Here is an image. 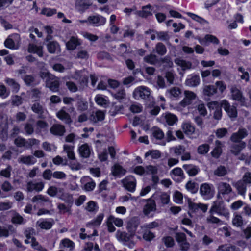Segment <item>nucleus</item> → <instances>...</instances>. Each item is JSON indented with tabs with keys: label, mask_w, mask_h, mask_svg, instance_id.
Listing matches in <instances>:
<instances>
[{
	"label": "nucleus",
	"mask_w": 251,
	"mask_h": 251,
	"mask_svg": "<svg viewBox=\"0 0 251 251\" xmlns=\"http://www.w3.org/2000/svg\"><path fill=\"white\" fill-rule=\"evenodd\" d=\"M105 114L104 112L101 110H98L95 113H93L90 117V120L93 123H96L99 121H101L104 120Z\"/></svg>",
	"instance_id": "33"
},
{
	"label": "nucleus",
	"mask_w": 251,
	"mask_h": 251,
	"mask_svg": "<svg viewBox=\"0 0 251 251\" xmlns=\"http://www.w3.org/2000/svg\"><path fill=\"white\" fill-rule=\"evenodd\" d=\"M185 98L179 102V105L182 107H185L191 104L192 100L196 98V94L189 91H184Z\"/></svg>",
	"instance_id": "14"
},
{
	"label": "nucleus",
	"mask_w": 251,
	"mask_h": 251,
	"mask_svg": "<svg viewBox=\"0 0 251 251\" xmlns=\"http://www.w3.org/2000/svg\"><path fill=\"white\" fill-rule=\"evenodd\" d=\"M157 38L162 41H168L170 39V36L167 32L160 31L155 32Z\"/></svg>",
	"instance_id": "56"
},
{
	"label": "nucleus",
	"mask_w": 251,
	"mask_h": 251,
	"mask_svg": "<svg viewBox=\"0 0 251 251\" xmlns=\"http://www.w3.org/2000/svg\"><path fill=\"white\" fill-rule=\"evenodd\" d=\"M232 185L236 189L238 194L244 196L246 192V188L248 186L243 180L241 179L237 182H233Z\"/></svg>",
	"instance_id": "25"
},
{
	"label": "nucleus",
	"mask_w": 251,
	"mask_h": 251,
	"mask_svg": "<svg viewBox=\"0 0 251 251\" xmlns=\"http://www.w3.org/2000/svg\"><path fill=\"white\" fill-rule=\"evenodd\" d=\"M42 92L38 88H33L31 90V98L35 101H39L41 98Z\"/></svg>",
	"instance_id": "52"
},
{
	"label": "nucleus",
	"mask_w": 251,
	"mask_h": 251,
	"mask_svg": "<svg viewBox=\"0 0 251 251\" xmlns=\"http://www.w3.org/2000/svg\"><path fill=\"white\" fill-rule=\"evenodd\" d=\"M66 108L64 106L56 113V117L65 124L70 125L73 121L69 114L66 111Z\"/></svg>",
	"instance_id": "13"
},
{
	"label": "nucleus",
	"mask_w": 251,
	"mask_h": 251,
	"mask_svg": "<svg viewBox=\"0 0 251 251\" xmlns=\"http://www.w3.org/2000/svg\"><path fill=\"white\" fill-rule=\"evenodd\" d=\"M218 194L228 195L232 192V189L231 186L226 183L221 182L218 184Z\"/></svg>",
	"instance_id": "20"
},
{
	"label": "nucleus",
	"mask_w": 251,
	"mask_h": 251,
	"mask_svg": "<svg viewBox=\"0 0 251 251\" xmlns=\"http://www.w3.org/2000/svg\"><path fill=\"white\" fill-rule=\"evenodd\" d=\"M12 167L8 165L7 167L0 171V176L6 178H9L11 176Z\"/></svg>",
	"instance_id": "50"
},
{
	"label": "nucleus",
	"mask_w": 251,
	"mask_h": 251,
	"mask_svg": "<svg viewBox=\"0 0 251 251\" xmlns=\"http://www.w3.org/2000/svg\"><path fill=\"white\" fill-rule=\"evenodd\" d=\"M184 132L188 135H191L195 132L194 126L190 123H184L182 126Z\"/></svg>",
	"instance_id": "44"
},
{
	"label": "nucleus",
	"mask_w": 251,
	"mask_h": 251,
	"mask_svg": "<svg viewBox=\"0 0 251 251\" xmlns=\"http://www.w3.org/2000/svg\"><path fill=\"white\" fill-rule=\"evenodd\" d=\"M43 47L42 46H37L34 44H29L28 47V51L30 52L36 53L40 57L43 56Z\"/></svg>",
	"instance_id": "40"
},
{
	"label": "nucleus",
	"mask_w": 251,
	"mask_h": 251,
	"mask_svg": "<svg viewBox=\"0 0 251 251\" xmlns=\"http://www.w3.org/2000/svg\"><path fill=\"white\" fill-rule=\"evenodd\" d=\"M39 140L35 138H30L26 140L25 148H31L33 146L38 145L39 144Z\"/></svg>",
	"instance_id": "61"
},
{
	"label": "nucleus",
	"mask_w": 251,
	"mask_h": 251,
	"mask_svg": "<svg viewBox=\"0 0 251 251\" xmlns=\"http://www.w3.org/2000/svg\"><path fill=\"white\" fill-rule=\"evenodd\" d=\"M144 61L151 65H155L159 62L157 56L155 54H150L144 57Z\"/></svg>",
	"instance_id": "43"
},
{
	"label": "nucleus",
	"mask_w": 251,
	"mask_h": 251,
	"mask_svg": "<svg viewBox=\"0 0 251 251\" xmlns=\"http://www.w3.org/2000/svg\"><path fill=\"white\" fill-rule=\"evenodd\" d=\"M47 81L46 83V87L50 89V90L53 92H57L59 91V88L60 86L59 78L53 75L51 79Z\"/></svg>",
	"instance_id": "17"
},
{
	"label": "nucleus",
	"mask_w": 251,
	"mask_h": 251,
	"mask_svg": "<svg viewBox=\"0 0 251 251\" xmlns=\"http://www.w3.org/2000/svg\"><path fill=\"white\" fill-rule=\"evenodd\" d=\"M188 206L190 212H188L189 216L191 217H193L192 213H198L200 210H201L203 212H205L207 210V205L201 203H196L191 201L190 200L188 201Z\"/></svg>",
	"instance_id": "5"
},
{
	"label": "nucleus",
	"mask_w": 251,
	"mask_h": 251,
	"mask_svg": "<svg viewBox=\"0 0 251 251\" xmlns=\"http://www.w3.org/2000/svg\"><path fill=\"white\" fill-rule=\"evenodd\" d=\"M200 77L199 75H192L186 79L185 84L187 86L195 87L200 84Z\"/></svg>",
	"instance_id": "18"
},
{
	"label": "nucleus",
	"mask_w": 251,
	"mask_h": 251,
	"mask_svg": "<svg viewBox=\"0 0 251 251\" xmlns=\"http://www.w3.org/2000/svg\"><path fill=\"white\" fill-rule=\"evenodd\" d=\"M64 151L67 154L68 158L71 160H75V157L73 151L74 147L68 145H64L63 146Z\"/></svg>",
	"instance_id": "42"
},
{
	"label": "nucleus",
	"mask_w": 251,
	"mask_h": 251,
	"mask_svg": "<svg viewBox=\"0 0 251 251\" xmlns=\"http://www.w3.org/2000/svg\"><path fill=\"white\" fill-rule=\"evenodd\" d=\"M164 77L166 79L167 81L169 84V85H172L174 83L175 74L173 71L166 72Z\"/></svg>",
	"instance_id": "53"
},
{
	"label": "nucleus",
	"mask_w": 251,
	"mask_h": 251,
	"mask_svg": "<svg viewBox=\"0 0 251 251\" xmlns=\"http://www.w3.org/2000/svg\"><path fill=\"white\" fill-rule=\"evenodd\" d=\"M155 50L157 54L162 56L166 54L167 49L162 43L159 42L156 45Z\"/></svg>",
	"instance_id": "46"
},
{
	"label": "nucleus",
	"mask_w": 251,
	"mask_h": 251,
	"mask_svg": "<svg viewBox=\"0 0 251 251\" xmlns=\"http://www.w3.org/2000/svg\"><path fill=\"white\" fill-rule=\"evenodd\" d=\"M87 21L95 26H98L103 25L105 23L106 19L100 15L90 16L88 17Z\"/></svg>",
	"instance_id": "19"
},
{
	"label": "nucleus",
	"mask_w": 251,
	"mask_h": 251,
	"mask_svg": "<svg viewBox=\"0 0 251 251\" xmlns=\"http://www.w3.org/2000/svg\"><path fill=\"white\" fill-rule=\"evenodd\" d=\"M162 241L167 248L173 247L175 244L174 239L171 236H166L162 238Z\"/></svg>",
	"instance_id": "58"
},
{
	"label": "nucleus",
	"mask_w": 251,
	"mask_h": 251,
	"mask_svg": "<svg viewBox=\"0 0 251 251\" xmlns=\"http://www.w3.org/2000/svg\"><path fill=\"white\" fill-rule=\"evenodd\" d=\"M21 40L20 35L14 33L9 35L4 42V46L10 49H16L19 47Z\"/></svg>",
	"instance_id": "4"
},
{
	"label": "nucleus",
	"mask_w": 251,
	"mask_h": 251,
	"mask_svg": "<svg viewBox=\"0 0 251 251\" xmlns=\"http://www.w3.org/2000/svg\"><path fill=\"white\" fill-rule=\"evenodd\" d=\"M50 131L51 134L56 136H63L65 132V126L60 124H54L50 128Z\"/></svg>",
	"instance_id": "11"
},
{
	"label": "nucleus",
	"mask_w": 251,
	"mask_h": 251,
	"mask_svg": "<svg viewBox=\"0 0 251 251\" xmlns=\"http://www.w3.org/2000/svg\"><path fill=\"white\" fill-rule=\"evenodd\" d=\"M146 201L147 203L144 206L143 213L145 215H148L151 212L156 211V203L154 200L150 199Z\"/></svg>",
	"instance_id": "21"
},
{
	"label": "nucleus",
	"mask_w": 251,
	"mask_h": 251,
	"mask_svg": "<svg viewBox=\"0 0 251 251\" xmlns=\"http://www.w3.org/2000/svg\"><path fill=\"white\" fill-rule=\"evenodd\" d=\"M199 41L200 44L204 45H207L210 43L217 45L219 43V41L216 37L210 34L206 35L203 38H200Z\"/></svg>",
	"instance_id": "24"
},
{
	"label": "nucleus",
	"mask_w": 251,
	"mask_h": 251,
	"mask_svg": "<svg viewBox=\"0 0 251 251\" xmlns=\"http://www.w3.org/2000/svg\"><path fill=\"white\" fill-rule=\"evenodd\" d=\"M156 83L158 88L163 89L166 87L164 78L161 75H159L157 76Z\"/></svg>",
	"instance_id": "63"
},
{
	"label": "nucleus",
	"mask_w": 251,
	"mask_h": 251,
	"mask_svg": "<svg viewBox=\"0 0 251 251\" xmlns=\"http://www.w3.org/2000/svg\"><path fill=\"white\" fill-rule=\"evenodd\" d=\"M165 122L170 126H172L176 124L178 121L177 116L173 114L168 113L164 116Z\"/></svg>",
	"instance_id": "35"
},
{
	"label": "nucleus",
	"mask_w": 251,
	"mask_h": 251,
	"mask_svg": "<svg viewBox=\"0 0 251 251\" xmlns=\"http://www.w3.org/2000/svg\"><path fill=\"white\" fill-rule=\"evenodd\" d=\"M170 97L177 98L181 94L180 89L176 87H174L167 90Z\"/></svg>",
	"instance_id": "48"
},
{
	"label": "nucleus",
	"mask_w": 251,
	"mask_h": 251,
	"mask_svg": "<svg viewBox=\"0 0 251 251\" xmlns=\"http://www.w3.org/2000/svg\"><path fill=\"white\" fill-rule=\"evenodd\" d=\"M209 146L207 144H203L199 146L197 149V151L199 154L204 155L206 154L209 150Z\"/></svg>",
	"instance_id": "54"
},
{
	"label": "nucleus",
	"mask_w": 251,
	"mask_h": 251,
	"mask_svg": "<svg viewBox=\"0 0 251 251\" xmlns=\"http://www.w3.org/2000/svg\"><path fill=\"white\" fill-rule=\"evenodd\" d=\"M151 7V6L150 4L143 6L142 10L137 11L135 12V14L141 17L147 18L152 15Z\"/></svg>",
	"instance_id": "29"
},
{
	"label": "nucleus",
	"mask_w": 251,
	"mask_h": 251,
	"mask_svg": "<svg viewBox=\"0 0 251 251\" xmlns=\"http://www.w3.org/2000/svg\"><path fill=\"white\" fill-rule=\"evenodd\" d=\"M1 189L3 192H8L14 189L11 183L7 180L4 181L1 185Z\"/></svg>",
	"instance_id": "62"
},
{
	"label": "nucleus",
	"mask_w": 251,
	"mask_h": 251,
	"mask_svg": "<svg viewBox=\"0 0 251 251\" xmlns=\"http://www.w3.org/2000/svg\"><path fill=\"white\" fill-rule=\"evenodd\" d=\"M238 144H233L230 146V152L235 155L239 154L241 151L246 147V143L244 142H235Z\"/></svg>",
	"instance_id": "27"
},
{
	"label": "nucleus",
	"mask_w": 251,
	"mask_h": 251,
	"mask_svg": "<svg viewBox=\"0 0 251 251\" xmlns=\"http://www.w3.org/2000/svg\"><path fill=\"white\" fill-rule=\"evenodd\" d=\"M231 99L238 101L241 106H248L247 99L244 96L243 92L235 86H232L230 88Z\"/></svg>",
	"instance_id": "3"
},
{
	"label": "nucleus",
	"mask_w": 251,
	"mask_h": 251,
	"mask_svg": "<svg viewBox=\"0 0 251 251\" xmlns=\"http://www.w3.org/2000/svg\"><path fill=\"white\" fill-rule=\"evenodd\" d=\"M18 161L20 163L29 165L35 164L36 162V159L32 155L21 156L18 158Z\"/></svg>",
	"instance_id": "31"
},
{
	"label": "nucleus",
	"mask_w": 251,
	"mask_h": 251,
	"mask_svg": "<svg viewBox=\"0 0 251 251\" xmlns=\"http://www.w3.org/2000/svg\"><path fill=\"white\" fill-rule=\"evenodd\" d=\"M31 109L32 111L38 115V118L40 119H44V108L43 106L39 102H35L31 106Z\"/></svg>",
	"instance_id": "32"
},
{
	"label": "nucleus",
	"mask_w": 251,
	"mask_h": 251,
	"mask_svg": "<svg viewBox=\"0 0 251 251\" xmlns=\"http://www.w3.org/2000/svg\"><path fill=\"white\" fill-rule=\"evenodd\" d=\"M77 97L78 98V100L77 101L78 110L81 111L86 110L88 108L87 102L84 100L82 97H79V96H77Z\"/></svg>",
	"instance_id": "45"
},
{
	"label": "nucleus",
	"mask_w": 251,
	"mask_h": 251,
	"mask_svg": "<svg viewBox=\"0 0 251 251\" xmlns=\"http://www.w3.org/2000/svg\"><path fill=\"white\" fill-rule=\"evenodd\" d=\"M112 173L114 176L124 175L126 170L119 164H116L112 168Z\"/></svg>",
	"instance_id": "39"
},
{
	"label": "nucleus",
	"mask_w": 251,
	"mask_h": 251,
	"mask_svg": "<svg viewBox=\"0 0 251 251\" xmlns=\"http://www.w3.org/2000/svg\"><path fill=\"white\" fill-rule=\"evenodd\" d=\"M61 243L64 247L69 248L70 251L73 250L74 248V243L68 238L63 239Z\"/></svg>",
	"instance_id": "55"
},
{
	"label": "nucleus",
	"mask_w": 251,
	"mask_h": 251,
	"mask_svg": "<svg viewBox=\"0 0 251 251\" xmlns=\"http://www.w3.org/2000/svg\"><path fill=\"white\" fill-rule=\"evenodd\" d=\"M54 222L53 220L50 221L44 220L42 222L37 221L36 225L39 226L41 229L48 230L51 228Z\"/></svg>",
	"instance_id": "38"
},
{
	"label": "nucleus",
	"mask_w": 251,
	"mask_h": 251,
	"mask_svg": "<svg viewBox=\"0 0 251 251\" xmlns=\"http://www.w3.org/2000/svg\"><path fill=\"white\" fill-rule=\"evenodd\" d=\"M80 45L79 40L75 37H71L70 40L66 43L67 49L69 50H75L77 46Z\"/></svg>",
	"instance_id": "37"
},
{
	"label": "nucleus",
	"mask_w": 251,
	"mask_h": 251,
	"mask_svg": "<svg viewBox=\"0 0 251 251\" xmlns=\"http://www.w3.org/2000/svg\"><path fill=\"white\" fill-rule=\"evenodd\" d=\"M209 213L211 214H213V213H217L218 214L223 216L226 218H229V213L228 210L225 207L222 201L213 202L209 210Z\"/></svg>",
	"instance_id": "2"
},
{
	"label": "nucleus",
	"mask_w": 251,
	"mask_h": 251,
	"mask_svg": "<svg viewBox=\"0 0 251 251\" xmlns=\"http://www.w3.org/2000/svg\"><path fill=\"white\" fill-rule=\"evenodd\" d=\"M123 186L127 191L134 192L136 186V180L131 176H128L121 180Z\"/></svg>",
	"instance_id": "7"
},
{
	"label": "nucleus",
	"mask_w": 251,
	"mask_h": 251,
	"mask_svg": "<svg viewBox=\"0 0 251 251\" xmlns=\"http://www.w3.org/2000/svg\"><path fill=\"white\" fill-rule=\"evenodd\" d=\"M140 224V220L137 217L131 218L127 223L126 229L131 235L135 236L137 229Z\"/></svg>",
	"instance_id": "10"
},
{
	"label": "nucleus",
	"mask_w": 251,
	"mask_h": 251,
	"mask_svg": "<svg viewBox=\"0 0 251 251\" xmlns=\"http://www.w3.org/2000/svg\"><path fill=\"white\" fill-rule=\"evenodd\" d=\"M152 197L154 199L153 200L156 201L161 206L167 204L170 201V196L166 193L157 192L154 194Z\"/></svg>",
	"instance_id": "8"
},
{
	"label": "nucleus",
	"mask_w": 251,
	"mask_h": 251,
	"mask_svg": "<svg viewBox=\"0 0 251 251\" xmlns=\"http://www.w3.org/2000/svg\"><path fill=\"white\" fill-rule=\"evenodd\" d=\"M200 191L201 196L206 199H210L214 195V190L212 189L210 185L207 183L201 185Z\"/></svg>",
	"instance_id": "12"
},
{
	"label": "nucleus",
	"mask_w": 251,
	"mask_h": 251,
	"mask_svg": "<svg viewBox=\"0 0 251 251\" xmlns=\"http://www.w3.org/2000/svg\"><path fill=\"white\" fill-rule=\"evenodd\" d=\"M134 236V235H131V233L121 231L119 230L117 231L116 234L117 240L120 242H123L124 245H126V243H127L128 241L132 239Z\"/></svg>",
	"instance_id": "15"
},
{
	"label": "nucleus",
	"mask_w": 251,
	"mask_h": 251,
	"mask_svg": "<svg viewBox=\"0 0 251 251\" xmlns=\"http://www.w3.org/2000/svg\"><path fill=\"white\" fill-rule=\"evenodd\" d=\"M133 96L136 100H144L149 106L153 105V98L151 95L150 89L147 87L141 86L137 87L133 91Z\"/></svg>",
	"instance_id": "1"
},
{
	"label": "nucleus",
	"mask_w": 251,
	"mask_h": 251,
	"mask_svg": "<svg viewBox=\"0 0 251 251\" xmlns=\"http://www.w3.org/2000/svg\"><path fill=\"white\" fill-rule=\"evenodd\" d=\"M47 48L48 51L51 54H54L60 51V46L56 41H49L47 44Z\"/></svg>",
	"instance_id": "30"
},
{
	"label": "nucleus",
	"mask_w": 251,
	"mask_h": 251,
	"mask_svg": "<svg viewBox=\"0 0 251 251\" xmlns=\"http://www.w3.org/2000/svg\"><path fill=\"white\" fill-rule=\"evenodd\" d=\"M242 180L248 186L251 185V172H246L243 175Z\"/></svg>",
	"instance_id": "64"
},
{
	"label": "nucleus",
	"mask_w": 251,
	"mask_h": 251,
	"mask_svg": "<svg viewBox=\"0 0 251 251\" xmlns=\"http://www.w3.org/2000/svg\"><path fill=\"white\" fill-rule=\"evenodd\" d=\"M217 93V88L214 85H205L203 87V94L205 96L211 97Z\"/></svg>",
	"instance_id": "36"
},
{
	"label": "nucleus",
	"mask_w": 251,
	"mask_h": 251,
	"mask_svg": "<svg viewBox=\"0 0 251 251\" xmlns=\"http://www.w3.org/2000/svg\"><path fill=\"white\" fill-rule=\"evenodd\" d=\"M44 187V184L42 182L33 183L32 181H29L27 184V191L32 192L35 190L37 192L42 191Z\"/></svg>",
	"instance_id": "26"
},
{
	"label": "nucleus",
	"mask_w": 251,
	"mask_h": 251,
	"mask_svg": "<svg viewBox=\"0 0 251 251\" xmlns=\"http://www.w3.org/2000/svg\"><path fill=\"white\" fill-rule=\"evenodd\" d=\"M84 179H85L87 181L90 180V181L87 182L84 186V189L86 191H92L94 188L95 187L96 184L95 182L91 180V179L88 176L85 177Z\"/></svg>",
	"instance_id": "47"
},
{
	"label": "nucleus",
	"mask_w": 251,
	"mask_h": 251,
	"mask_svg": "<svg viewBox=\"0 0 251 251\" xmlns=\"http://www.w3.org/2000/svg\"><path fill=\"white\" fill-rule=\"evenodd\" d=\"M183 168L190 176H196L200 172V168L193 164H184L182 166Z\"/></svg>",
	"instance_id": "22"
},
{
	"label": "nucleus",
	"mask_w": 251,
	"mask_h": 251,
	"mask_svg": "<svg viewBox=\"0 0 251 251\" xmlns=\"http://www.w3.org/2000/svg\"><path fill=\"white\" fill-rule=\"evenodd\" d=\"M39 75L42 79H45L46 83H47V81L50 80H51V78H52L54 75L50 74L47 71H40Z\"/></svg>",
	"instance_id": "57"
},
{
	"label": "nucleus",
	"mask_w": 251,
	"mask_h": 251,
	"mask_svg": "<svg viewBox=\"0 0 251 251\" xmlns=\"http://www.w3.org/2000/svg\"><path fill=\"white\" fill-rule=\"evenodd\" d=\"M248 135V131L245 128H240L237 132L233 133L230 140L232 142H241V140Z\"/></svg>",
	"instance_id": "9"
},
{
	"label": "nucleus",
	"mask_w": 251,
	"mask_h": 251,
	"mask_svg": "<svg viewBox=\"0 0 251 251\" xmlns=\"http://www.w3.org/2000/svg\"><path fill=\"white\" fill-rule=\"evenodd\" d=\"M187 15L190 17L192 19L195 20L196 21L201 24H207L208 22L203 19L202 18L190 12H188Z\"/></svg>",
	"instance_id": "60"
},
{
	"label": "nucleus",
	"mask_w": 251,
	"mask_h": 251,
	"mask_svg": "<svg viewBox=\"0 0 251 251\" xmlns=\"http://www.w3.org/2000/svg\"><path fill=\"white\" fill-rule=\"evenodd\" d=\"M227 173V170L224 166H219L214 172V174L218 176H223Z\"/></svg>",
	"instance_id": "51"
},
{
	"label": "nucleus",
	"mask_w": 251,
	"mask_h": 251,
	"mask_svg": "<svg viewBox=\"0 0 251 251\" xmlns=\"http://www.w3.org/2000/svg\"><path fill=\"white\" fill-rule=\"evenodd\" d=\"M63 191V189L62 188H57L55 186H50L48 190L47 193L51 197H54L56 195L58 192L62 193Z\"/></svg>",
	"instance_id": "49"
},
{
	"label": "nucleus",
	"mask_w": 251,
	"mask_h": 251,
	"mask_svg": "<svg viewBox=\"0 0 251 251\" xmlns=\"http://www.w3.org/2000/svg\"><path fill=\"white\" fill-rule=\"evenodd\" d=\"M6 84L11 87L13 92L17 93L20 89V84L15 79L10 78H6L5 79Z\"/></svg>",
	"instance_id": "34"
},
{
	"label": "nucleus",
	"mask_w": 251,
	"mask_h": 251,
	"mask_svg": "<svg viewBox=\"0 0 251 251\" xmlns=\"http://www.w3.org/2000/svg\"><path fill=\"white\" fill-rule=\"evenodd\" d=\"M78 151L81 157L89 158L92 152V149L87 143L84 144L78 148Z\"/></svg>",
	"instance_id": "23"
},
{
	"label": "nucleus",
	"mask_w": 251,
	"mask_h": 251,
	"mask_svg": "<svg viewBox=\"0 0 251 251\" xmlns=\"http://www.w3.org/2000/svg\"><path fill=\"white\" fill-rule=\"evenodd\" d=\"M172 178L177 182H180L185 178L184 174L181 168L176 167L170 172Z\"/></svg>",
	"instance_id": "16"
},
{
	"label": "nucleus",
	"mask_w": 251,
	"mask_h": 251,
	"mask_svg": "<svg viewBox=\"0 0 251 251\" xmlns=\"http://www.w3.org/2000/svg\"><path fill=\"white\" fill-rule=\"evenodd\" d=\"M186 189L190 191L192 194H195L197 192L199 189L198 184L192 181H189L185 185Z\"/></svg>",
	"instance_id": "41"
},
{
	"label": "nucleus",
	"mask_w": 251,
	"mask_h": 251,
	"mask_svg": "<svg viewBox=\"0 0 251 251\" xmlns=\"http://www.w3.org/2000/svg\"><path fill=\"white\" fill-rule=\"evenodd\" d=\"M175 63L180 66L183 71L192 68V64L190 61H187L180 58H177L174 60Z\"/></svg>",
	"instance_id": "28"
},
{
	"label": "nucleus",
	"mask_w": 251,
	"mask_h": 251,
	"mask_svg": "<svg viewBox=\"0 0 251 251\" xmlns=\"http://www.w3.org/2000/svg\"><path fill=\"white\" fill-rule=\"evenodd\" d=\"M232 224L237 227L241 226L243 225L242 217L240 215H235L232 220Z\"/></svg>",
	"instance_id": "59"
},
{
	"label": "nucleus",
	"mask_w": 251,
	"mask_h": 251,
	"mask_svg": "<svg viewBox=\"0 0 251 251\" xmlns=\"http://www.w3.org/2000/svg\"><path fill=\"white\" fill-rule=\"evenodd\" d=\"M221 105L230 118H235L237 117V110L235 105H231L228 101L225 100H222Z\"/></svg>",
	"instance_id": "6"
}]
</instances>
